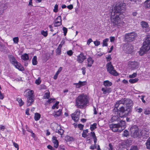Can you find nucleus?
Returning a JSON list of instances; mask_svg holds the SVG:
<instances>
[{
	"instance_id": "f257e3e1",
	"label": "nucleus",
	"mask_w": 150,
	"mask_h": 150,
	"mask_svg": "<svg viewBox=\"0 0 150 150\" xmlns=\"http://www.w3.org/2000/svg\"><path fill=\"white\" fill-rule=\"evenodd\" d=\"M125 5L124 3L116 2L114 4L112 10L109 12L113 28H119L124 26L125 23L121 18V11L125 9Z\"/></svg>"
},
{
	"instance_id": "f03ea898",
	"label": "nucleus",
	"mask_w": 150,
	"mask_h": 150,
	"mask_svg": "<svg viewBox=\"0 0 150 150\" xmlns=\"http://www.w3.org/2000/svg\"><path fill=\"white\" fill-rule=\"evenodd\" d=\"M88 97L86 94H81L76 99V106L79 108H82L89 103Z\"/></svg>"
},
{
	"instance_id": "7ed1b4c3",
	"label": "nucleus",
	"mask_w": 150,
	"mask_h": 150,
	"mask_svg": "<svg viewBox=\"0 0 150 150\" xmlns=\"http://www.w3.org/2000/svg\"><path fill=\"white\" fill-rule=\"evenodd\" d=\"M24 95L27 98V105L29 106L31 105L33 103L35 99L34 91L30 89L26 90L24 92Z\"/></svg>"
},
{
	"instance_id": "20e7f679",
	"label": "nucleus",
	"mask_w": 150,
	"mask_h": 150,
	"mask_svg": "<svg viewBox=\"0 0 150 150\" xmlns=\"http://www.w3.org/2000/svg\"><path fill=\"white\" fill-rule=\"evenodd\" d=\"M150 50V35L148 36L143 42V45L141 48L139 54L142 55L145 52Z\"/></svg>"
},
{
	"instance_id": "39448f33",
	"label": "nucleus",
	"mask_w": 150,
	"mask_h": 150,
	"mask_svg": "<svg viewBox=\"0 0 150 150\" xmlns=\"http://www.w3.org/2000/svg\"><path fill=\"white\" fill-rule=\"evenodd\" d=\"M123 104L126 105L128 108H130L132 105V101L129 99L122 98L121 100L116 102L115 105V107L117 109L120 104Z\"/></svg>"
},
{
	"instance_id": "423d86ee",
	"label": "nucleus",
	"mask_w": 150,
	"mask_h": 150,
	"mask_svg": "<svg viewBox=\"0 0 150 150\" xmlns=\"http://www.w3.org/2000/svg\"><path fill=\"white\" fill-rule=\"evenodd\" d=\"M8 58L11 63L13 64L16 68L21 70V65L20 63L18 62L15 58L12 55L8 56Z\"/></svg>"
},
{
	"instance_id": "0eeeda50",
	"label": "nucleus",
	"mask_w": 150,
	"mask_h": 150,
	"mask_svg": "<svg viewBox=\"0 0 150 150\" xmlns=\"http://www.w3.org/2000/svg\"><path fill=\"white\" fill-rule=\"evenodd\" d=\"M137 36V34L135 32L126 33L125 34V39L127 42H131L135 40Z\"/></svg>"
},
{
	"instance_id": "6e6552de",
	"label": "nucleus",
	"mask_w": 150,
	"mask_h": 150,
	"mask_svg": "<svg viewBox=\"0 0 150 150\" xmlns=\"http://www.w3.org/2000/svg\"><path fill=\"white\" fill-rule=\"evenodd\" d=\"M106 68L107 71L110 74L115 76L118 75V74L116 71L114 69L113 67L111 62L108 63L106 65Z\"/></svg>"
},
{
	"instance_id": "1a4fd4ad",
	"label": "nucleus",
	"mask_w": 150,
	"mask_h": 150,
	"mask_svg": "<svg viewBox=\"0 0 150 150\" xmlns=\"http://www.w3.org/2000/svg\"><path fill=\"white\" fill-rule=\"evenodd\" d=\"M139 65V62L136 61H129L128 64V68L131 70H134L138 68Z\"/></svg>"
},
{
	"instance_id": "9d476101",
	"label": "nucleus",
	"mask_w": 150,
	"mask_h": 150,
	"mask_svg": "<svg viewBox=\"0 0 150 150\" xmlns=\"http://www.w3.org/2000/svg\"><path fill=\"white\" fill-rule=\"evenodd\" d=\"M110 127L114 132H120L122 131L118 124H112L110 125Z\"/></svg>"
},
{
	"instance_id": "9b49d317",
	"label": "nucleus",
	"mask_w": 150,
	"mask_h": 150,
	"mask_svg": "<svg viewBox=\"0 0 150 150\" xmlns=\"http://www.w3.org/2000/svg\"><path fill=\"white\" fill-rule=\"evenodd\" d=\"M133 135L134 138L138 137L141 138L142 137V132L141 131H139L138 128H137L134 130Z\"/></svg>"
},
{
	"instance_id": "f8f14e48",
	"label": "nucleus",
	"mask_w": 150,
	"mask_h": 150,
	"mask_svg": "<svg viewBox=\"0 0 150 150\" xmlns=\"http://www.w3.org/2000/svg\"><path fill=\"white\" fill-rule=\"evenodd\" d=\"M86 58V56L83 53H81L77 56V61L81 63Z\"/></svg>"
},
{
	"instance_id": "ddd939ff",
	"label": "nucleus",
	"mask_w": 150,
	"mask_h": 150,
	"mask_svg": "<svg viewBox=\"0 0 150 150\" xmlns=\"http://www.w3.org/2000/svg\"><path fill=\"white\" fill-rule=\"evenodd\" d=\"M62 25L61 17L59 16L55 19L54 21V26L57 27Z\"/></svg>"
},
{
	"instance_id": "4468645a",
	"label": "nucleus",
	"mask_w": 150,
	"mask_h": 150,
	"mask_svg": "<svg viewBox=\"0 0 150 150\" xmlns=\"http://www.w3.org/2000/svg\"><path fill=\"white\" fill-rule=\"evenodd\" d=\"M79 112L77 111L71 114L72 118L75 122H77L78 121L79 119Z\"/></svg>"
},
{
	"instance_id": "2eb2a0df",
	"label": "nucleus",
	"mask_w": 150,
	"mask_h": 150,
	"mask_svg": "<svg viewBox=\"0 0 150 150\" xmlns=\"http://www.w3.org/2000/svg\"><path fill=\"white\" fill-rule=\"evenodd\" d=\"M86 83V81H79L78 83H74L73 84L76 86L77 88H79L82 86L85 85Z\"/></svg>"
},
{
	"instance_id": "dca6fc26",
	"label": "nucleus",
	"mask_w": 150,
	"mask_h": 150,
	"mask_svg": "<svg viewBox=\"0 0 150 150\" xmlns=\"http://www.w3.org/2000/svg\"><path fill=\"white\" fill-rule=\"evenodd\" d=\"M52 141L54 147L55 148H57L59 146L58 141L56 137L53 136L52 138Z\"/></svg>"
},
{
	"instance_id": "f3484780",
	"label": "nucleus",
	"mask_w": 150,
	"mask_h": 150,
	"mask_svg": "<svg viewBox=\"0 0 150 150\" xmlns=\"http://www.w3.org/2000/svg\"><path fill=\"white\" fill-rule=\"evenodd\" d=\"M117 115H114L112 116L110 120V122H113L115 121H120V117L119 115L118 114H117Z\"/></svg>"
},
{
	"instance_id": "a211bd4d",
	"label": "nucleus",
	"mask_w": 150,
	"mask_h": 150,
	"mask_svg": "<svg viewBox=\"0 0 150 150\" xmlns=\"http://www.w3.org/2000/svg\"><path fill=\"white\" fill-rule=\"evenodd\" d=\"M127 108H125L123 106L121 107L120 108L119 110L117 111V114H118L119 116L121 117H123L124 116L121 115L120 113H124L125 111L127 110Z\"/></svg>"
},
{
	"instance_id": "6ab92c4d",
	"label": "nucleus",
	"mask_w": 150,
	"mask_h": 150,
	"mask_svg": "<svg viewBox=\"0 0 150 150\" xmlns=\"http://www.w3.org/2000/svg\"><path fill=\"white\" fill-rule=\"evenodd\" d=\"M94 62V60L91 57H89L87 59V66L88 67H91Z\"/></svg>"
},
{
	"instance_id": "aec40b11",
	"label": "nucleus",
	"mask_w": 150,
	"mask_h": 150,
	"mask_svg": "<svg viewBox=\"0 0 150 150\" xmlns=\"http://www.w3.org/2000/svg\"><path fill=\"white\" fill-rule=\"evenodd\" d=\"M120 122L118 124L120 127V129L122 131L126 127L125 122V121L121 120Z\"/></svg>"
},
{
	"instance_id": "412c9836",
	"label": "nucleus",
	"mask_w": 150,
	"mask_h": 150,
	"mask_svg": "<svg viewBox=\"0 0 150 150\" xmlns=\"http://www.w3.org/2000/svg\"><path fill=\"white\" fill-rule=\"evenodd\" d=\"M101 90L103 91V94H105L107 93H109L111 91V89L110 88L107 87L102 88Z\"/></svg>"
},
{
	"instance_id": "4be33fe9",
	"label": "nucleus",
	"mask_w": 150,
	"mask_h": 150,
	"mask_svg": "<svg viewBox=\"0 0 150 150\" xmlns=\"http://www.w3.org/2000/svg\"><path fill=\"white\" fill-rule=\"evenodd\" d=\"M142 134V137L143 139H146L149 136V133L148 132L144 131H141Z\"/></svg>"
},
{
	"instance_id": "5701e85b",
	"label": "nucleus",
	"mask_w": 150,
	"mask_h": 150,
	"mask_svg": "<svg viewBox=\"0 0 150 150\" xmlns=\"http://www.w3.org/2000/svg\"><path fill=\"white\" fill-rule=\"evenodd\" d=\"M126 51L128 53H130L133 51L132 47L130 45H127Z\"/></svg>"
},
{
	"instance_id": "b1692460",
	"label": "nucleus",
	"mask_w": 150,
	"mask_h": 150,
	"mask_svg": "<svg viewBox=\"0 0 150 150\" xmlns=\"http://www.w3.org/2000/svg\"><path fill=\"white\" fill-rule=\"evenodd\" d=\"M141 25L143 28H146L149 27V25L146 22L142 21L140 23Z\"/></svg>"
},
{
	"instance_id": "393cba45",
	"label": "nucleus",
	"mask_w": 150,
	"mask_h": 150,
	"mask_svg": "<svg viewBox=\"0 0 150 150\" xmlns=\"http://www.w3.org/2000/svg\"><path fill=\"white\" fill-rule=\"evenodd\" d=\"M62 69L63 68L62 67H60L59 68L57 71L54 76L53 78L54 79H56L57 78L58 74H59L60 72L62 70Z\"/></svg>"
},
{
	"instance_id": "a878e982",
	"label": "nucleus",
	"mask_w": 150,
	"mask_h": 150,
	"mask_svg": "<svg viewBox=\"0 0 150 150\" xmlns=\"http://www.w3.org/2000/svg\"><path fill=\"white\" fill-rule=\"evenodd\" d=\"M103 84V85L106 87L110 86L112 84V82L108 80H106L104 81Z\"/></svg>"
},
{
	"instance_id": "bb28decb",
	"label": "nucleus",
	"mask_w": 150,
	"mask_h": 150,
	"mask_svg": "<svg viewBox=\"0 0 150 150\" xmlns=\"http://www.w3.org/2000/svg\"><path fill=\"white\" fill-rule=\"evenodd\" d=\"M41 117L40 114L36 112L35 114L34 119L36 121H38L39 120Z\"/></svg>"
},
{
	"instance_id": "cd10ccee",
	"label": "nucleus",
	"mask_w": 150,
	"mask_h": 150,
	"mask_svg": "<svg viewBox=\"0 0 150 150\" xmlns=\"http://www.w3.org/2000/svg\"><path fill=\"white\" fill-rule=\"evenodd\" d=\"M16 100L18 103L19 105L21 107L24 104V102L23 101L21 98H17Z\"/></svg>"
},
{
	"instance_id": "c85d7f7f",
	"label": "nucleus",
	"mask_w": 150,
	"mask_h": 150,
	"mask_svg": "<svg viewBox=\"0 0 150 150\" xmlns=\"http://www.w3.org/2000/svg\"><path fill=\"white\" fill-rule=\"evenodd\" d=\"M22 59L24 61L28 60L29 59V57L28 54L25 53L21 56Z\"/></svg>"
},
{
	"instance_id": "c756f323",
	"label": "nucleus",
	"mask_w": 150,
	"mask_h": 150,
	"mask_svg": "<svg viewBox=\"0 0 150 150\" xmlns=\"http://www.w3.org/2000/svg\"><path fill=\"white\" fill-rule=\"evenodd\" d=\"M146 148L148 149H150V137H149L145 143Z\"/></svg>"
},
{
	"instance_id": "7c9ffc66",
	"label": "nucleus",
	"mask_w": 150,
	"mask_h": 150,
	"mask_svg": "<svg viewBox=\"0 0 150 150\" xmlns=\"http://www.w3.org/2000/svg\"><path fill=\"white\" fill-rule=\"evenodd\" d=\"M139 81V79L135 78L134 79H129V82L131 83H134L137 82Z\"/></svg>"
},
{
	"instance_id": "2f4dec72",
	"label": "nucleus",
	"mask_w": 150,
	"mask_h": 150,
	"mask_svg": "<svg viewBox=\"0 0 150 150\" xmlns=\"http://www.w3.org/2000/svg\"><path fill=\"white\" fill-rule=\"evenodd\" d=\"M32 64L33 65H36L38 63L37 57L36 56H34L32 60Z\"/></svg>"
},
{
	"instance_id": "473e14b6",
	"label": "nucleus",
	"mask_w": 150,
	"mask_h": 150,
	"mask_svg": "<svg viewBox=\"0 0 150 150\" xmlns=\"http://www.w3.org/2000/svg\"><path fill=\"white\" fill-rule=\"evenodd\" d=\"M62 110L61 109H59L58 111L56 112L54 114V116L55 117L59 116L62 113Z\"/></svg>"
},
{
	"instance_id": "72a5a7b5",
	"label": "nucleus",
	"mask_w": 150,
	"mask_h": 150,
	"mask_svg": "<svg viewBox=\"0 0 150 150\" xmlns=\"http://www.w3.org/2000/svg\"><path fill=\"white\" fill-rule=\"evenodd\" d=\"M88 130L87 129L84 130L82 135V137L84 138L86 137L87 136V134L88 133Z\"/></svg>"
},
{
	"instance_id": "f704fd0d",
	"label": "nucleus",
	"mask_w": 150,
	"mask_h": 150,
	"mask_svg": "<svg viewBox=\"0 0 150 150\" xmlns=\"http://www.w3.org/2000/svg\"><path fill=\"white\" fill-rule=\"evenodd\" d=\"M108 40V38H106L104 39L103 41L102 46L103 47L107 46H108L107 43Z\"/></svg>"
},
{
	"instance_id": "c9c22d12",
	"label": "nucleus",
	"mask_w": 150,
	"mask_h": 150,
	"mask_svg": "<svg viewBox=\"0 0 150 150\" xmlns=\"http://www.w3.org/2000/svg\"><path fill=\"white\" fill-rule=\"evenodd\" d=\"M97 126V124L96 123H94L92 125H90V129L91 131H93L94 130V129H96Z\"/></svg>"
},
{
	"instance_id": "e433bc0d",
	"label": "nucleus",
	"mask_w": 150,
	"mask_h": 150,
	"mask_svg": "<svg viewBox=\"0 0 150 150\" xmlns=\"http://www.w3.org/2000/svg\"><path fill=\"white\" fill-rule=\"evenodd\" d=\"M122 135L123 136L127 137H128L129 136L128 131L127 130H124Z\"/></svg>"
},
{
	"instance_id": "4c0bfd02",
	"label": "nucleus",
	"mask_w": 150,
	"mask_h": 150,
	"mask_svg": "<svg viewBox=\"0 0 150 150\" xmlns=\"http://www.w3.org/2000/svg\"><path fill=\"white\" fill-rule=\"evenodd\" d=\"M145 7L148 8L150 7V0H147L144 3Z\"/></svg>"
},
{
	"instance_id": "58836bf2",
	"label": "nucleus",
	"mask_w": 150,
	"mask_h": 150,
	"mask_svg": "<svg viewBox=\"0 0 150 150\" xmlns=\"http://www.w3.org/2000/svg\"><path fill=\"white\" fill-rule=\"evenodd\" d=\"M50 96V93L49 91L45 93L43 96L44 99H48Z\"/></svg>"
},
{
	"instance_id": "ea45409f",
	"label": "nucleus",
	"mask_w": 150,
	"mask_h": 150,
	"mask_svg": "<svg viewBox=\"0 0 150 150\" xmlns=\"http://www.w3.org/2000/svg\"><path fill=\"white\" fill-rule=\"evenodd\" d=\"M59 103V102L58 101H57L56 103L53 105L52 107V108L53 109L55 108L58 109V104Z\"/></svg>"
},
{
	"instance_id": "a19ab883",
	"label": "nucleus",
	"mask_w": 150,
	"mask_h": 150,
	"mask_svg": "<svg viewBox=\"0 0 150 150\" xmlns=\"http://www.w3.org/2000/svg\"><path fill=\"white\" fill-rule=\"evenodd\" d=\"M144 114L148 115L150 114V110L149 108L145 109L144 110Z\"/></svg>"
},
{
	"instance_id": "79ce46f5",
	"label": "nucleus",
	"mask_w": 150,
	"mask_h": 150,
	"mask_svg": "<svg viewBox=\"0 0 150 150\" xmlns=\"http://www.w3.org/2000/svg\"><path fill=\"white\" fill-rule=\"evenodd\" d=\"M60 135H62L64 133V130L60 128L57 130V132Z\"/></svg>"
},
{
	"instance_id": "37998d69",
	"label": "nucleus",
	"mask_w": 150,
	"mask_h": 150,
	"mask_svg": "<svg viewBox=\"0 0 150 150\" xmlns=\"http://www.w3.org/2000/svg\"><path fill=\"white\" fill-rule=\"evenodd\" d=\"M53 11L55 13H57L58 11V5L56 4L55 5Z\"/></svg>"
},
{
	"instance_id": "c03bdc74",
	"label": "nucleus",
	"mask_w": 150,
	"mask_h": 150,
	"mask_svg": "<svg viewBox=\"0 0 150 150\" xmlns=\"http://www.w3.org/2000/svg\"><path fill=\"white\" fill-rule=\"evenodd\" d=\"M62 30L63 31L64 35V36H66L67 32V29L65 27H63Z\"/></svg>"
},
{
	"instance_id": "a18cd8bd",
	"label": "nucleus",
	"mask_w": 150,
	"mask_h": 150,
	"mask_svg": "<svg viewBox=\"0 0 150 150\" xmlns=\"http://www.w3.org/2000/svg\"><path fill=\"white\" fill-rule=\"evenodd\" d=\"M13 40L15 44H18V42L19 38L18 37H16L13 38Z\"/></svg>"
},
{
	"instance_id": "49530a36",
	"label": "nucleus",
	"mask_w": 150,
	"mask_h": 150,
	"mask_svg": "<svg viewBox=\"0 0 150 150\" xmlns=\"http://www.w3.org/2000/svg\"><path fill=\"white\" fill-rule=\"evenodd\" d=\"M65 139L67 141H70L73 140V138L72 137H70L69 136H66L65 137Z\"/></svg>"
},
{
	"instance_id": "de8ad7c7",
	"label": "nucleus",
	"mask_w": 150,
	"mask_h": 150,
	"mask_svg": "<svg viewBox=\"0 0 150 150\" xmlns=\"http://www.w3.org/2000/svg\"><path fill=\"white\" fill-rule=\"evenodd\" d=\"M47 148L50 150H56L55 149V148L54 147H53L51 145H49L47 146Z\"/></svg>"
},
{
	"instance_id": "09e8293b",
	"label": "nucleus",
	"mask_w": 150,
	"mask_h": 150,
	"mask_svg": "<svg viewBox=\"0 0 150 150\" xmlns=\"http://www.w3.org/2000/svg\"><path fill=\"white\" fill-rule=\"evenodd\" d=\"M137 75V74L136 73H134L132 74L129 75V78H134Z\"/></svg>"
},
{
	"instance_id": "8fccbe9b",
	"label": "nucleus",
	"mask_w": 150,
	"mask_h": 150,
	"mask_svg": "<svg viewBox=\"0 0 150 150\" xmlns=\"http://www.w3.org/2000/svg\"><path fill=\"white\" fill-rule=\"evenodd\" d=\"M41 33L44 37H46L47 35V31H45L44 30H42L41 31Z\"/></svg>"
},
{
	"instance_id": "3c124183",
	"label": "nucleus",
	"mask_w": 150,
	"mask_h": 150,
	"mask_svg": "<svg viewBox=\"0 0 150 150\" xmlns=\"http://www.w3.org/2000/svg\"><path fill=\"white\" fill-rule=\"evenodd\" d=\"M67 54L69 56H71L73 54V52L71 50H69L67 51Z\"/></svg>"
},
{
	"instance_id": "603ef678",
	"label": "nucleus",
	"mask_w": 150,
	"mask_h": 150,
	"mask_svg": "<svg viewBox=\"0 0 150 150\" xmlns=\"http://www.w3.org/2000/svg\"><path fill=\"white\" fill-rule=\"evenodd\" d=\"M94 43L95 46H97L100 45V42L99 41L96 40L94 42Z\"/></svg>"
},
{
	"instance_id": "864d4df0",
	"label": "nucleus",
	"mask_w": 150,
	"mask_h": 150,
	"mask_svg": "<svg viewBox=\"0 0 150 150\" xmlns=\"http://www.w3.org/2000/svg\"><path fill=\"white\" fill-rule=\"evenodd\" d=\"M13 144L14 147L16 148H17V150H18L19 149L18 144L17 143L15 142H13Z\"/></svg>"
},
{
	"instance_id": "5fc2aeb1",
	"label": "nucleus",
	"mask_w": 150,
	"mask_h": 150,
	"mask_svg": "<svg viewBox=\"0 0 150 150\" xmlns=\"http://www.w3.org/2000/svg\"><path fill=\"white\" fill-rule=\"evenodd\" d=\"M78 127L79 128V129L82 130L83 129L84 126L83 125L81 124H79L78 125Z\"/></svg>"
},
{
	"instance_id": "6e6d98bb",
	"label": "nucleus",
	"mask_w": 150,
	"mask_h": 150,
	"mask_svg": "<svg viewBox=\"0 0 150 150\" xmlns=\"http://www.w3.org/2000/svg\"><path fill=\"white\" fill-rule=\"evenodd\" d=\"M54 99H52V98H50L47 101L48 103H50L53 102L54 100Z\"/></svg>"
},
{
	"instance_id": "4d7b16f0",
	"label": "nucleus",
	"mask_w": 150,
	"mask_h": 150,
	"mask_svg": "<svg viewBox=\"0 0 150 150\" xmlns=\"http://www.w3.org/2000/svg\"><path fill=\"white\" fill-rule=\"evenodd\" d=\"M5 129V127L2 125H0V130L3 131Z\"/></svg>"
},
{
	"instance_id": "13d9d810",
	"label": "nucleus",
	"mask_w": 150,
	"mask_h": 150,
	"mask_svg": "<svg viewBox=\"0 0 150 150\" xmlns=\"http://www.w3.org/2000/svg\"><path fill=\"white\" fill-rule=\"evenodd\" d=\"M41 82V81L39 79L36 80L35 81V83L37 85H39Z\"/></svg>"
},
{
	"instance_id": "bf43d9fd",
	"label": "nucleus",
	"mask_w": 150,
	"mask_h": 150,
	"mask_svg": "<svg viewBox=\"0 0 150 150\" xmlns=\"http://www.w3.org/2000/svg\"><path fill=\"white\" fill-rule=\"evenodd\" d=\"M86 68L83 67L81 68V70H82V74L83 75H85L86 73Z\"/></svg>"
},
{
	"instance_id": "052dcab7",
	"label": "nucleus",
	"mask_w": 150,
	"mask_h": 150,
	"mask_svg": "<svg viewBox=\"0 0 150 150\" xmlns=\"http://www.w3.org/2000/svg\"><path fill=\"white\" fill-rule=\"evenodd\" d=\"M91 136H92V137L93 138H95V137H96V136L95 133L94 132H91Z\"/></svg>"
},
{
	"instance_id": "680f3d73",
	"label": "nucleus",
	"mask_w": 150,
	"mask_h": 150,
	"mask_svg": "<svg viewBox=\"0 0 150 150\" xmlns=\"http://www.w3.org/2000/svg\"><path fill=\"white\" fill-rule=\"evenodd\" d=\"M115 40V38L114 37L111 36L110 37V41L111 42H113Z\"/></svg>"
},
{
	"instance_id": "e2e57ef3",
	"label": "nucleus",
	"mask_w": 150,
	"mask_h": 150,
	"mask_svg": "<svg viewBox=\"0 0 150 150\" xmlns=\"http://www.w3.org/2000/svg\"><path fill=\"white\" fill-rule=\"evenodd\" d=\"M93 42V40L91 38H89L87 41V44L89 45L90 43Z\"/></svg>"
},
{
	"instance_id": "0e129e2a",
	"label": "nucleus",
	"mask_w": 150,
	"mask_h": 150,
	"mask_svg": "<svg viewBox=\"0 0 150 150\" xmlns=\"http://www.w3.org/2000/svg\"><path fill=\"white\" fill-rule=\"evenodd\" d=\"M67 8L70 10L72 9L73 8V5L72 4H70L67 6Z\"/></svg>"
},
{
	"instance_id": "69168bd1",
	"label": "nucleus",
	"mask_w": 150,
	"mask_h": 150,
	"mask_svg": "<svg viewBox=\"0 0 150 150\" xmlns=\"http://www.w3.org/2000/svg\"><path fill=\"white\" fill-rule=\"evenodd\" d=\"M109 147L110 150H112L113 149V146L111 144H109Z\"/></svg>"
},
{
	"instance_id": "338daca9",
	"label": "nucleus",
	"mask_w": 150,
	"mask_h": 150,
	"mask_svg": "<svg viewBox=\"0 0 150 150\" xmlns=\"http://www.w3.org/2000/svg\"><path fill=\"white\" fill-rule=\"evenodd\" d=\"M4 46L3 45H1L0 46V50L1 51H3L4 50Z\"/></svg>"
},
{
	"instance_id": "774afa93",
	"label": "nucleus",
	"mask_w": 150,
	"mask_h": 150,
	"mask_svg": "<svg viewBox=\"0 0 150 150\" xmlns=\"http://www.w3.org/2000/svg\"><path fill=\"white\" fill-rule=\"evenodd\" d=\"M137 146H134L133 147H132L130 150H137Z\"/></svg>"
}]
</instances>
